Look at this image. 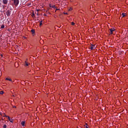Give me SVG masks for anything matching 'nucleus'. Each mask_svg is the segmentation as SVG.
Masks as SVG:
<instances>
[{
    "instance_id": "f257e3e1",
    "label": "nucleus",
    "mask_w": 128,
    "mask_h": 128,
    "mask_svg": "<svg viewBox=\"0 0 128 128\" xmlns=\"http://www.w3.org/2000/svg\"><path fill=\"white\" fill-rule=\"evenodd\" d=\"M14 2V4L16 6H18V4H20V0H12Z\"/></svg>"
},
{
    "instance_id": "f03ea898",
    "label": "nucleus",
    "mask_w": 128,
    "mask_h": 128,
    "mask_svg": "<svg viewBox=\"0 0 128 128\" xmlns=\"http://www.w3.org/2000/svg\"><path fill=\"white\" fill-rule=\"evenodd\" d=\"M92 50H94L96 48V45H94L92 44H91V45L90 46V48Z\"/></svg>"
},
{
    "instance_id": "7ed1b4c3",
    "label": "nucleus",
    "mask_w": 128,
    "mask_h": 128,
    "mask_svg": "<svg viewBox=\"0 0 128 128\" xmlns=\"http://www.w3.org/2000/svg\"><path fill=\"white\" fill-rule=\"evenodd\" d=\"M11 12H12V11H10V10H7L6 12V14L7 16H10Z\"/></svg>"
},
{
    "instance_id": "20e7f679",
    "label": "nucleus",
    "mask_w": 128,
    "mask_h": 128,
    "mask_svg": "<svg viewBox=\"0 0 128 128\" xmlns=\"http://www.w3.org/2000/svg\"><path fill=\"white\" fill-rule=\"evenodd\" d=\"M5 116L6 118H8V120H10V122H14V119H12V118L10 119V116Z\"/></svg>"
},
{
    "instance_id": "39448f33",
    "label": "nucleus",
    "mask_w": 128,
    "mask_h": 128,
    "mask_svg": "<svg viewBox=\"0 0 128 128\" xmlns=\"http://www.w3.org/2000/svg\"><path fill=\"white\" fill-rule=\"evenodd\" d=\"M110 34H112V32H114L115 29H114V28H112L110 29Z\"/></svg>"
},
{
    "instance_id": "423d86ee",
    "label": "nucleus",
    "mask_w": 128,
    "mask_h": 128,
    "mask_svg": "<svg viewBox=\"0 0 128 128\" xmlns=\"http://www.w3.org/2000/svg\"><path fill=\"white\" fill-rule=\"evenodd\" d=\"M8 0H2V3L4 4H8Z\"/></svg>"
},
{
    "instance_id": "0eeeda50",
    "label": "nucleus",
    "mask_w": 128,
    "mask_h": 128,
    "mask_svg": "<svg viewBox=\"0 0 128 128\" xmlns=\"http://www.w3.org/2000/svg\"><path fill=\"white\" fill-rule=\"evenodd\" d=\"M25 124H26V122L24 121H22L21 122V124L22 126H24Z\"/></svg>"
},
{
    "instance_id": "6e6552de",
    "label": "nucleus",
    "mask_w": 128,
    "mask_h": 128,
    "mask_svg": "<svg viewBox=\"0 0 128 128\" xmlns=\"http://www.w3.org/2000/svg\"><path fill=\"white\" fill-rule=\"evenodd\" d=\"M122 18L126 16V13L122 12Z\"/></svg>"
},
{
    "instance_id": "1a4fd4ad",
    "label": "nucleus",
    "mask_w": 128,
    "mask_h": 128,
    "mask_svg": "<svg viewBox=\"0 0 128 128\" xmlns=\"http://www.w3.org/2000/svg\"><path fill=\"white\" fill-rule=\"evenodd\" d=\"M31 32H32V34H34V30H32Z\"/></svg>"
},
{
    "instance_id": "9d476101",
    "label": "nucleus",
    "mask_w": 128,
    "mask_h": 128,
    "mask_svg": "<svg viewBox=\"0 0 128 128\" xmlns=\"http://www.w3.org/2000/svg\"><path fill=\"white\" fill-rule=\"evenodd\" d=\"M25 66H28V62H25Z\"/></svg>"
},
{
    "instance_id": "9b49d317",
    "label": "nucleus",
    "mask_w": 128,
    "mask_h": 128,
    "mask_svg": "<svg viewBox=\"0 0 128 128\" xmlns=\"http://www.w3.org/2000/svg\"><path fill=\"white\" fill-rule=\"evenodd\" d=\"M6 80H10V82H12V79L8 78H6Z\"/></svg>"
},
{
    "instance_id": "f8f14e48",
    "label": "nucleus",
    "mask_w": 128,
    "mask_h": 128,
    "mask_svg": "<svg viewBox=\"0 0 128 128\" xmlns=\"http://www.w3.org/2000/svg\"><path fill=\"white\" fill-rule=\"evenodd\" d=\"M3 128H6V124H4Z\"/></svg>"
},
{
    "instance_id": "ddd939ff",
    "label": "nucleus",
    "mask_w": 128,
    "mask_h": 128,
    "mask_svg": "<svg viewBox=\"0 0 128 128\" xmlns=\"http://www.w3.org/2000/svg\"><path fill=\"white\" fill-rule=\"evenodd\" d=\"M1 28H4V25H2L1 26Z\"/></svg>"
},
{
    "instance_id": "4468645a",
    "label": "nucleus",
    "mask_w": 128,
    "mask_h": 128,
    "mask_svg": "<svg viewBox=\"0 0 128 128\" xmlns=\"http://www.w3.org/2000/svg\"><path fill=\"white\" fill-rule=\"evenodd\" d=\"M0 94H4V92L2 91H0Z\"/></svg>"
},
{
    "instance_id": "2eb2a0df",
    "label": "nucleus",
    "mask_w": 128,
    "mask_h": 128,
    "mask_svg": "<svg viewBox=\"0 0 128 128\" xmlns=\"http://www.w3.org/2000/svg\"><path fill=\"white\" fill-rule=\"evenodd\" d=\"M84 126L86 128H88V124H85Z\"/></svg>"
},
{
    "instance_id": "dca6fc26",
    "label": "nucleus",
    "mask_w": 128,
    "mask_h": 128,
    "mask_svg": "<svg viewBox=\"0 0 128 128\" xmlns=\"http://www.w3.org/2000/svg\"><path fill=\"white\" fill-rule=\"evenodd\" d=\"M52 8H56V6L54 5V6H52Z\"/></svg>"
},
{
    "instance_id": "f3484780",
    "label": "nucleus",
    "mask_w": 128,
    "mask_h": 128,
    "mask_svg": "<svg viewBox=\"0 0 128 128\" xmlns=\"http://www.w3.org/2000/svg\"><path fill=\"white\" fill-rule=\"evenodd\" d=\"M72 26H74V22H72Z\"/></svg>"
},
{
    "instance_id": "a211bd4d",
    "label": "nucleus",
    "mask_w": 128,
    "mask_h": 128,
    "mask_svg": "<svg viewBox=\"0 0 128 128\" xmlns=\"http://www.w3.org/2000/svg\"><path fill=\"white\" fill-rule=\"evenodd\" d=\"M42 21H41L40 22V26H42Z\"/></svg>"
},
{
    "instance_id": "6ab92c4d",
    "label": "nucleus",
    "mask_w": 128,
    "mask_h": 128,
    "mask_svg": "<svg viewBox=\"0 0 128 128\" xmlns=\"http://www.w3.org/2000/svg\"><path fill=\"white\" fill-rule=\"evenodd\" d=\"M72 10V8H70L68 10L69 11H70V10Z\"/></svg>"
},
{
    "instance_id": "aec40b11",
    "label": "nucleus",
    "mask_w": 128,
    "mask_h": 128,
    "mask_svg": "<svg viewBox=\"0 0 128 128\" xmlns=\"http://www.w3.org/2000/svg\"><path fill=\"white\" fill-rule=\"evenodd\" d=\"M34 14H32V17L34 18Z\"/></svg>"
},
{
    "instance_id": "412c9836",
    "label": "nucleus",
    "mask_w": 128,
    "mask_h": 128,
    "mask_svg": "<svg viewBox=\"0 0 128 128\" xmlns=\"http://www.w3.org/2000/svg\"><path fill=\"white\" fill-rule=\"evenodd\" d=\"M50 8H52V5H50Z\"/></svg>"
},
{
    "instance_id": "4be33fe9",
    "label": "nucleus",
    "mask_w": 128,
    "mask_h": 128,
    "mask_svg": "<svg viewBox=\"0 0 128 128\" xmlns=\"http://www.w3.org/2000/svg\"><path fill=\"white\" fill-rule=\"evenodd\" d=\"M6 116V114H4V116Z\"/></svg>"
},
{
    "instance_id": "5701e85b",
    "label": "nucleus",
    "mask_w": 128,
    "mask_h": 128,
    "mask_svg": "<svg viewBox=\"0 0 128 128\" xmlns=\"http://www.w3.org/2000/svg\"><path fill=\"white\" fill-rule=\"evenodd\" d=\"M65 14H68V13H64Z\"/></svg>"
},
{
    "instance_id": "b1692460",
    "label": "nucleus",
    "mask_w": 128,
    "mask_h": 128,
    "mask_svg": "<svg viewBox=\"0 0 128 128\" xmlns=\"http://www.w3.org/2000/svg\"><path fill=\"white\" fill-rule=\"evenodd\" d=\"M14 108H16V106H14Z\"/></svg>"
}]
</instances>
